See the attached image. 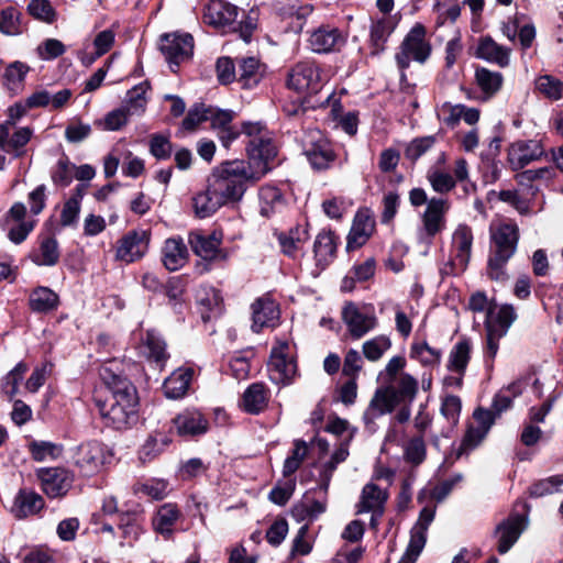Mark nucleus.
I'll return each mask as SVG.
<instances>
[{
    "instance_id": "23",
    "label": "nucleus",
    "mask_w": 563,
    "mask_h": 563,
    "mask_svg": "<svg viewBox=\"0 0 563 563\" xmlns=\"http://www.w3.org/2000/svg\"><path fill=\"white\" fill-rule=\"evenodd\" d=\"M342 320L347 325L353 339H361L377 324L375 316L362 313L352 301L345 302L342 309Z\"/></svg>"
},
{
    "instance_id": "24",
    "label": "nucleus",
    "mask_w": 563,
    "mask_h": 563,
    "mask_svg": "<svg viewBox=\"0 0 563 563\" xmlns=\"http://www.w3.org/2000/svg\"><path fill=\"white\" fill-rule=\"evenodd\" d=\"M543 155V147L534 141H518L508 147V161L511 169L518 172Z\"/></svg>"
},
{
    "instance_id": "27",
    "label": "nucleus",
    "mask_w": 563,
    "mask_h": 563,
    "mask_svg": "<svg viewBox=\"0 0 563 563\" xmlns=\"http://www.w3.org/2000/svg\"><path fill=\"white\" fill-rule=\"evenodd\" d=\"M38 247L30 254L31 261L37 266H55L60 258L59 244L54 233L38 234Z\"/></svg>"
},
{
    "instance_id": "48",
    "label": "nucleus",
    "mask_w": 563,
    "mask_h": 563,
    "mask_svg": "<svg viewBox=\"0 0 563 563\" xmlns=\"http://www.w3.org/2000/svg\"><path fill=\"white\" fill-rule=\"evenodd\" d=\"M493 308L487 309L486 320H485V331H486V345L484 349L485 358L494 360L498 349H499V340L505 335L500 332H497L496 324L492 321Z\"/></svg>"
},
{
    "instance_id": "64",
    "label": "nucleus",
    "mask_w": 563,
    "mask_h": 563,
    "mask_svg": "<svg viewBox=\"0 0 563 563\" xmlns=\"http://www.w3.org/2000/svg\"><path fill=\"white\" fill-rule=\"evenodd\" d=\"M427 456L426 444L422 435L413 437L409 440L405 449V460L412 465H420Z\"/></svg>"
},
{
    "instance_id": "63",
    "label": "nucleus",
    "mask_w": 563,
    "mask_h": 563,
    "mask_svg": "<svg viewBox=\"0 0 563 563\" xmlns=\"http://www.w3.org/2000/svg\"><path fill=\"white\" fill-rule=\"evenodd\" d=\"M536 84L538 90L550 99L559 100L563 97V82L551 75L540 76Z\"/></svg>"
},
{
    "instance_id": "22",
    "label": "nucleus",
    "mask_w": 563,
    "mask_h": 563,
    "mask_svg": "<svg viewBox=\"0 0 563 563\" xmlns=\"http://www.w3.org/2000/svg\"><path fill=\"white\" fill-rule=\"evenodd\" d=\"M526 522V516L511 514L507 519L497 525L495 533L499 534L497 544L499 554H506L512 548L525 530Z\"/></svg>"
},
{
    "instance_id": "18",
    "label": "nucleus",
    "mask_w": 563,
    "mask_h": 563,
    "mask_svg": "<svg viewBox=\"0 0 563 563\" xmlns=\"http://www.w3.org/2000/svg\"><path fill=\"white\" fill-rule=\"evenodd\" d=\"M42 489L49 498H60L73 484V475L64 467L41 468L37 473Z\"/></svg>"
},
{
    "instance_id": "35",
    "label": "nucleus",
    "mask_w": 563,
    "mask_h": 563,
    "mask_svg": "<svg viewBox=\"0 0 563 563\" xmlns=\"http://www.w3.org/2000/svg\"><path fill=\"white\" fill-rule=\"evenodd\" d=\"M397 26L391 16H384L373 22L369 30L371 55H379L386 48V43Z\"/></svg>"
},
{
    "instance_id": "42",
    "label": "nucleus",
    "mask_w": 563,
    "mask_h": 563,
    "mask_svg": "<svg viewBox=\"0 0 563 563\" xmlns=\"http://www.w3.org/2000/svg\"><path fill=\"white\" fill-rule=\"evenodd\" d=\"M388 494L383 492L378 485L374 483L366 484L362 489L361 500L357 504V514L369 512L375 507L384 506L387 501Z\"/></svg>"
},
{
    "instance_id": "43",
    "label": "nucleus",
    "mask_w": 563,
    "mask_h": 563,
    "mask_svg": "<svg viewBox=\"0 0 563 563\" xmlns=\"http://www.w3.org/2000/svg\"><path fill=\"white\" fill-rule=\"evenodd\" d=\"M23 14L12 5L0 11V32L5 35H19L26 30L22 22Z\"/></svg>"
},
{
    "instance_id": "26",
    "label": "nucleus",
    "mask_w": 563,
    "mask_h": 563,
    "mask_svg": "<svg viewBox=\"0 0 563 563\" xmlns=\"http://www.w3.org/2000/svg\"><path fill=\"white\" fill-rule=\"evenodd\" d=\"M473 245L472 228L467 224H460L453 233V246L455 249V256L448 263L451 273L454 274L456 262L460 271L464 272L471 260Z\"/></svg>"
},
{
    "instance_id": "60",
    "label": "nucleus",
    "mask_w": 563,
    "mask_h": 563,
    "mask_svg": "<svg viewBox=\"0 0 563 563\" xmlns=\"http://www.w3.org/2000/svg\"><path fill=\"white\" fill-rule=\"evenodd\" d=\"M486 435L487 432H485V430H481L478 427L470 424L456 452V459H460L462 455L467 454L470 451L476 449L486 438Z\"/></svg>"
},
{
    "instance_id": "37",
    "label": "nucleus",
    "mask_w": 563,
    "mask_h": 563,
    "mask_svg": "<svg viewBox=\"0 0 563 563\" xmlns=\"http://www.w3.org/2000/svg\"><path fill=\"white\" fill-rule=\"evenodd\" d=\"M475 82L484 95V100H489L501 89L504 76L499 71H493L483 66L475 68Z\"/></svg>"
},
{
    "instance_id": "50",
    "label": "nucleus",
    "mask_w": 563,
    "mask_h": 563,
    "mask_svg": "<svg viewBox=\"0 0 563 563\" xmlns=\"http://www.w3.org/2000/svg\"><path fill=\"white\" fill-rule=\"evenodd\" d=\"M200 305L205 308L201 311V319L205 323L209 322L212 318L220 317L224 309L221 291L212 288L211 292L201 299Z\"/></svg>"
},
{
    "instance_id": "16",
    "label": "nucleus",
    "mask_w": 563,
    "mask_h": 563,
    "mask_svg": "<svg viewBox=\"0 0 563 563\" xmlns=\"http://www.w3.org/2000/svg\"><path fill=\"white\" fill-rule=\"evenodd\" d=\"M223 233L221 230H213L210 234L191 232L189 244L194 253L205 261L225 260L227 253L220 249Z\"/></svg>"
},
{
    "instance_id": "56",
    "label": "nucleus",
    "mask_w": 563,
    "mask_h": 563,
    "mask_svg": "<svg viewBox=\"0 0 563 563\" xmlns=\"http://www.w3.org/2000/svg\"><path fill=\"white\" fill-rule=\"evenodd\" d=\"M29 450L34 461L42 462L47 457H59L63 453V445L47 441L34 440L29 444Z\"/></svg>"
},
{
    "instance_id": "55",
    "label": "nucleus",
    "mask_w": 563,
    "mask_h": 563,
    "mask_svg": "<svg viewBox=\"0 0 563 563\" xmlns=\"http://www.w3.org/2000/svg\"><path fill=\"white\" fill-rule=\"evenodd\" d=\"M76 165L70 163L67 155H63L52 169L51 178L54 185L59 187H68L73 181V172Z\"/></svg>"
},
{
    "instance_id": "30",
    "label": "nucleus",
    "mask_w": 563,
    "mask_h": 563,
    "mask_svg": "<svg viewBox=\"0 0 563 563\" xmlns=\"http://www.w3.org/2000/svg\"><path fill=\"white\" fill-rule=\"evenodd\" d=\"M195 371L192 367L175 369L163 383L164 395L168 399H180L187 395Z\"/></svg>"
},
{
    "instance_id": "7",
    "label": "nucleus",
    "mask_w": 563,
    "mask_h": 563,
    "mask_svg": "<svg viewBox=\"0 0 563 563\" xmlns=\"http://www.w3.org/2000/svg\"><path fill=\"white\" fill-rule=\"evenodd\" d=\"M286 86L297 92L318 93L322 88L319 65L309 59L296 63L288 71Z\"/></svg>"
},
{
    "instance_id": "6",
    "label": "nucleus",
    "mask_w": 563,
    "mask_h": 563,
    "mask_svg": "<svg viewBox=\"0 0 563 563\" xmlns=\"http://www.w3.org/2000/svg\"><path fill=\"white\" fill-rule=\"evenodd\" d=\"M432 53V45L427 40V27L420 22L415 25L405 35L399 51L395 55L396 64L399 69H408L411 59L424 64Z\"/></svg>"
},
{
    "instance_id": "47",
    "label": "nucleus",
    "mask_w": 563,
    "mask_h": 563,
    "mask_svg": "<svg viewBox=\"0 0 563 563\" xmlns=\"http://www.w3.org/2000/svg\"><path fill=\"white\" fill-rule=\"evenodd\" d=\"M130 115V108H117L108 112L103 120H96L95 125L104 131H119L128 124Z\"/></svg>"
},
{
    "instance_id": "57",
    "label": "nucleus",
    "mask_w": 563,
    "mask_h": 563,
    "mask_svg": "<svg viewBox=\"0 0 563 563\" xmlns=\"http://www.w3.org/2000/svg\"><path fill=\"white\" fill-rule=\"evenodd\" d=\"M562 485L563 476L554 475L532 483L528 493L531 498H539L558 492Z\"/></svg>"
},
{
    "instance_id": "59",
    "label": "nucleus",
    "mask_w": 563,
    "mask_h": 563,
    "mask_svg": "<svg viewBox=\"0 0 563 563\" xmlns=\"http://www.w3.org/2000/svg\"><path fill=\"white\" fill-rule=\"evenodd\" d=\"M296 490V478H288L286 481H278L271 489L268 499L277 506H285Z\"/></svg>"
},
{
    "instance_id": "49",
    "label": "nucleus",
    "mask_w": 563,
    "mask_h": 563,
    "mask_svg": "<svg viewBox=\"0 0 563 563\" xmlns=\"http://www.w3.org/2000/svg\"><path fill=\"white\" fill-rule=\"evenodd\" d=\"M419 390L418 380L408 373H401L397 387L394 386L395 397L399 399V404H411Z\"/></svg>"
},
{
    "instance_id": "5",
    "label": "nucleus",
    "mask_w": 563,
    "mask_h": 563,
    "mask_svg": "<svg viewBox=\"0 0 563 563\" xmlns=\"http://www.w3.org/2000/svg\"><path fill=\"white\" fill-rule=\"evenodd\" d=\"M519 228L516 223H501L492 232V249L487 261L486 275L490 280L506 283L509 275L506 265L517 251Z\"/></svg>"
},
{
    "instance_id": "28",
    "label": "nucleus",
    "mask_w": 563,
    "mask_h": 563,
    "mask_svg": "<svg viewBox=\"0 0 563 563\" xmlns=\"http://www.w3.org/2000/svg\"><path fill=\"white\" fill-rule=\"evenodd\" d=\"M189 258L188 247L183 238L174 236L164 242L162 249V263L169 272L181 268Z\"/></svg>"
},
{
    "instance_id": "29",
    "label": "nucleus",
    "mask_w": 563,
    "mask_h": 563,
    "mask_svg": "<svg viewBox=\"0 0 563 563\" xmlns=\"http://www.w3.org/2000/svg\"><path fill=\"white\" fill-rule=\"evenodd\" d=\"M308 162L316 170H327L338 158L333 145L327 139H319L312 142L305 151Z\"/></svg>"
},
{
    "instance_id": "53",
    "label": "nucleus",
    "mask_w": 563,
    "mask_h": 563,
    "mask_svg": "<svg viewBox=\"0 0 563 563\" xmlns=\"http://www.w3.org/2000/svg\"><path fill=\"white\" fill-rule=\"evenodd\" d=\"M211 106H206L202 102L195 103L187 112L186 117L181 122V126L185 131L192 132L201 123L208 121L210 118Z\"/></svg>"
},
{
    "instance_id": "21",
    "label": "nucleus",
    "mask_w": 563,
    "mask_h": 563,
    "mask_svg": "<svg viewBox=\"0 0 563 563\" xmlns=\"http://www.w3.org/2000/svg\"><path fill=\"white\" fill-rule=\"evenodd\" d=\"M118 514L117 526L122 531V538L137 540L143 533L145 522V512L141 504L134 503L125 505Z\"/></svg>"
},
{
    "instance_id": "40",
    "label": "nucleus",
    "mask_w": 563,
    "mask_h": 563,
    "mask_svg": "<svg viewBox=\"0 0 563 563\" xmlns=\"http://www.w3.org/2000/svg\"><path fill=\"white\" fill-rule=\"evenodd\" d=\"M472 343L468 338H462L450 352L448 369L463 376L471 360Z\"/></svg>"
},
{
    "instance_id": "15",
    "label": "nucleus",
    "mask_w": 563,
    "mask_h": 563,
    "mask_svg": "<svg viewBox=\"0 0 563 563\" xmlns=\"http://www.w3.org/2000/svg\"><path fill=\"white\" fill-rule=\"evenodd\" d=\"M340 244V236L332 229H322L317 234L312 252L316 267L320 272L327 269L335 261Z\"/></svg>"
},
{
    "instance_id": "8",
    "label": "nucleus",
    "mask_w": 563,
    "mask_h": 563,
    "mask_svg": "<svg viewBox=\"0 0 563 563\" xmlns=\"http://www.w3.org/2000/svg\"><path fill=\"white\" fill-rule=\"evenodd\" d=\"M288 347V342L284 341L271 350L267 368L271 380L277 385L292 384L298 372L296 360L287 354Z\"/></svg>"
},
{
    "instance_id": "44",
    "label": "nucleus",
    "mask_w": 563,
    "mask_h": 563,
    "mask_svg": "<svg viewBox=\"0 0 563 563\" xmlns=\"http://www.w3.org/2000/svg\"><path fill=\"white\" fill-rule=\"evenodd\" d=\"M180 517V511L176 504H164L157 510L156 517L153 521L154 528L161 534H170L173 532L172 527Z\"/></svg>"
},
{
    "instance_id": "13",
    "label": "nucleus",
    "mask_w": 563,
    "mask_h": 563,
    "mask_svg": "<svg viewBox=\"0 0 563 563\" xmlns=\"http://www.w3.org/2000/svg\"><path fill=\"white\" fill-rule=\"evenodd\" d=\"M308 42L314 53L327 54L340 51L346 43V34L338 26L323 23L311 32Z\"/></svg>"
},
{
    "instance_id": "41",
    "label": "nucleus",
    "mask_w": 563,
    "mask_h": 563,
    "mask_svg": "<svg viewBox=\"0 0 563 563\" xmlns=\"http://www.w3.org/2000/svg\"><path fill=\"white\" fill-rule=\"evenodd\" d=\"M236 80L244 89H252L261 80L260 62L255 57H246L239 60Z\"/></svg>"
},
{
    "instance_id": "39",
    "label": "nucleus",
    "mask_w": 563,
    "mask_h": 563,
    "mask_svg": "<svg viewBox=\"0 0 563 563\" xmlns=\"http://www.w3.org/2000/svg\"><path fill=\"white\" fill-rule=\"evenodd\" d=\"M475 56L490 63H496L500 67H506L509 64L508 49L498 45L489 36H486L479 41Z\"/></svg>"
},
{
    "instance_id": "4",
    "label": "nucleus",
    "mask_w": 563,
    "mask_h": 563,
    "mask_svg": "<svg viewBox=\"0 0 563 563\" xmlns=\"http://www.w3.org/2000/svg\"><path fill=\"white\" fill-rule=\"evenodd\" d=\"M208 181H210L212 191L218 194L223 206L240 202L249 185H251L244 159L220 163L212 169Z\"/></svg>"
},
{
    "instance_id": "58",
    "label": "nucleus",
    "mask_w": 563,
    "mask_h": 563,
    "mask_svg": "<svg viewBox=\"0 0 563 563\" xmlns=\"http://www.w3.org/2000/svg\"><path fill=\"white\" fill-rule=\"evenodd\" d=\"M148 150L157 161H166L173 154V143L168 136L162 133H154L150 136Z\"/></svg>"
},
{
    "instance_id": "38",
    "label": "nucleus",
    "mask_w": 563,
    "mask_h": 563,
    "mask_svg": "<svg viewBox=\"0 0 563 563\" xmlns=\"http://www.w3.org/2000/svg\"><path fill=\"white\" fill-rule=\"evenodd\" d=\"M192 206L196 217L206 219L214 214L223 203L219 199L218 194L212 191L211 184L208 181L206 190L198 192L192 198Z\"/></svg>"
},
{
    "instance_id": "34",
    "label": "nucleus",
    "mask_w": 563,
    "mask_h": 563,
    "mask_svg": "<svg viewBox=\"0 0 563 563\" xmlns=\"http://www.w3.org/2000/svg\"><path fill=\"white\" fill-rule=\"evenodd\" d=\"M44 506L45 501L41 495L33 490L20 489L14 498L11 511L16 519H24L36 515Z\"/></svg>"
},
{
    "instance_id": "2",
    "label": "nucleus",
    "mask_w": 563,
    "mask_h": 563,
    "mask_svg": "<svg viewBox=\"0 0 563 563\" xmlns=\"http://www.w3.org/2000/svg\"><path fill=\"white\" fill-rule=\"evenodd\" d=\"M243 129L245 136L249 137L245 144L246 173L251 178V185H255L279 165L276 162L278 147L269 136L264 122L243 121Z\"/></svg>"
},
{
    "instance_id": "10",
    "label": "nucleus",
    "mask_w": 563,
    "mask_h": 563,
    "mask_svg": "<svg viewBox=\"0 0 563 563\" xmlns=\"http://www.w3.org/2000/svg\"><path fill=\"white\" fill-rule=\"evenodd\" d=\"M159 51L168 62L170 69L179 67L181 63L191 58L194 54V37L186 33L183 35L163 34L161 36Z\"/></svg>"
},
{
    "instance_id": "12",
    "label": "nucleus",
    "mask_w": 563,
    "mask_h": 563,
    "mask_svg": "<svg viewBox=\"0 0 563 563\" xmlns=\"http://www.w3.org/2000/svg\"><path fill=\"white\" fill-rule=\"evenodd\" d=\"M151 232L148 230H131L117 242L115 260L133 263L141 260L148 250Z\"/></svg>"
},
{
    "instance_id": "17",
    "label": "nucleus",
    "mask_w": 563,
    "mask_h": 563,
    "mask_svg": "<svg viewBox=\"0 0 563 563\" xmlns=\"http://www.w3.org/2000/svg\"><path fill=\"white\" fill-rule=\"evenodd\" d=\"M141 352L145 360L161 371L170 358L167 342L156 329H148L141 339Z\"/></svg>"
},
{
    "instance_id": "36",
    "label": "nucleus",
    "mask_w": 563,
    "mask_h": 563,
    "mask_svg": "<svg viewBox=\"0 0 563 563\" xmlns=\"http://www.w3.org/2000/svg\"><path fill=\"white\" fill-rule=\"evenodd\" d=\"M258 198L261 201L260 213L262 217L269 219L280 208L285 207L287 200L283 191L274 185H263L258 190Z\"/></svg>"
},
{
    "instance_id": "61",
    "label": "nucleus",
    "mask_w": 563,
    "mask_h": 563,
    "mask_svg": "<svg viewBox=\"0 0 563 563\" xmlns=\"http://www.w3.org/2000/svg\"><path fill=\"white\" fill-rule=\"evenodd\" d=\"M556 176L553 166H544L538 169L521 170L516 175V180L520 186H531L534 180L544 179L551 180Z\"/></svg>"
},
{
    "instance_id": "33",
    "label": "nucleus",
    "mask_w": 563,
    "mask_h": 563,
    "mask_svg": "<svg viewBox=\"0 0 563 563\" xmlns=\"http://www.w3.org/2000/svg\"><path fill=\"white\" fill-rule=\"evenodd\" d=\"M30 69L26 63L20 60H14L4 67L1 85L10 96H16L23 90Z\"/></svg>"
},
{
    "instance_id": "52",
    "label": "nucleus",
    "mask_w": 563,
    "mask_h": 563,
    "mask_svg": "<svg viewBox=\"0 0 563 563\" xmlns=\"http://www.w3.org/2000/svg\"><path fill=\"white\" fill-rule=\"evenodd\" d=\"M26 11L33 19L47 24L57 20V12L49 0H31Z\"/></svg>"
},
{
    "instance_id": "45",
    "label": "nucleus",
    "mask_w": 563,
    "mask_h": 563,
    "mask_svg": "<svg viewBox=\"0 0 563 563\" xmlns=\"http://www.w3.org/2000/svg\"><path fill=\"white\" fill-rule=\"evenodd\" d=\"M410 357L418 360L422 366H437L441 362L442 352L430 346L427 341H415L410 346Z\"/></svg>"
},
{
    "instance_id": "31",
    "label": "nucleus",
    "mask_w": 563,
    "mask_h": 563,
    "mask_svg": "<svg viewBox=\"0 0 563 563\" xmlns=\"http://www.w3.org/2000/svg\"><path fill=\"white\" fill-rule=\"evenodd\" d=\"M60 299L57 292L46 286L33 288L29 295L27 306L34 313L48 314L58 309Z\"/></svg>"
},
{
    "instance_id": "3",
    "label": "nucleus",
    "mask_w": 563,
    "mask_h": 563,
    "mask_svg": "<svg viewBox=\"0 0 563 563\" xmlns=\"http://www.w3.org/2000/svg\"><path fill=\"white\" fill-rule=\"evenodd\" d=\"M224 0H210L203 10V22L227 32L239 34L245 43H250L258 24V12L242 10Z\"/></svg>"
},
{
    "instance_id": "11",
    "label": "nucleus",
    "mask_w": 563,
    "mask_h": 563,
    "mask_svg": "<svg viewBox=\"0 0 563 563\" xmlns=\"http://www.w3.org/2000/svg\"><path fill=\"white\" fill-rule=\"evenodd\" d=\"M172 423L177 435L187 441H197L210 430L208 418L198 409L187 408L183 410L172 419Z\"/></svg>"
},
{
    "instance_id": "1",
    "label": "nucleus",
    "mask_w": 563,
    "mask_h": 563,
    "mask_svg": "<svg viewBox=\"0 0 563 563\" xmlns=\"http://www.w3.org/2000/svg\"><path fill=\"white\" fill-rule=\"evenodd\" d=\"M99 376L112 394L109 408L104 404L99 407L106 424L119 431L131 429L140 419V397L124 372V363L118 358L104 361Z\"/></svg>"
},
{
    "instance_id": "25",
    "label": "nucleus",
    "mask_w": 563,
    "mask_h": 563,
    "mask_svg": "<svg viewBox=\"0 0 563 563\" xmlns=\"http://www.w3.org/2000/svg\"><path fill=\"white\" fill-rule=\"evenodd\" d=\"M449 209L448 201L442 198H431L422 216V223L428 243L445 228V212Z\"/></svg>"
},
{
    "instance_id": "20",
    "label": "nucleus",
    "mask_w": 563,
    "mask_h": 563,
    "mask_svg": "<svg viewBox=\"0 0 563 563\" xmlns=\"http://www.w3.org/2000/svg\"><path fill=\"white\" fill-rule=\"evenodd\" d=\"M252 308V330L261 332L265 327H276L280 317L278 302L269 295L255 299Z\"/></svg>"
},
{
    "instance_id": "62",
    "label": "nucleus",
    "mask_w": 563,
    "mask_h": 563,
    "mask_svg": "<svg viewBox=\"0 0 563 563\" xmlns=\"http://www.w3.org/2000/svg\"><path fill=\"white\" fill-rule=\"evenodd\" d=\"M390 345L391 342L388 336L378 335L364 342L363 354L368 361L376 362L383 356L385 351L390 347Z\"/></svg>"
},
{
    "instance_id": "46",
    "label": "nucleus",
    "mask_w": 563,
    "mask_h": 563,
    "mask_svg": "<svg viewBox=\"0 0 563 563\" xmlns=\"http://www.w3.org/2000/svg\"><path fill=\"white\" fill-rule=\"evenodd\" d=\"M439 133L412 139L404 151L405 157L415 164L422 155L430 151L439 140Z\"/></svg>"
},
{
    "instance_id": "19",
    "label": "nucleus",
    "mask_w": 563,
    "mask_h": 563,
    "mask_svg": "<svg viewBox=\"0 0 563 563\" xmlns=\"http://www.w3.org/2000/svg\"><path fill=\"white\" fill-rule=\"evenodd\" d=\"M399 405V399L395 397L393 385L378 387L363 413L365 427L368 429L371 424L374 426L377 417L391 413Z\"/></svg>"
},
{
    "instance_id": "9",
    "label": "nucleus",
    "mask_w": 563,
    "mask_h": 563,
    "mask_svg": "<svg viewBox=\"0 0 563 563\" xmlns=\"http://www.w3.org/2000/svg\"><path fill=\"white\" fill-rule=\"evenodd\" d=\"M111 457V451L98 440L79 444L74 455L75 464L87 475L96 473L102 465L109 463Z\"/></svg>"
},
{
    "instance_id": "54",
    "label": "nucleus",
    "mask_w": 563,
    "mask_h": 563,
    "mask_svg": "<svg viewBox=\"0 0 563 563\" xmlns=\"http://www.w3.org/2000/svg\"><path fill=\"white\" fill-rule=\"evenodd\" d=\"M186 288L187 277L186 275H179L169 277L168 280L164 284L162 292H164L168 298V303L176 308L177 305H181L183 295L185 294Z\"/></svg>"
},
{
    "instance_id": "32",
    "label": "nucleus",
    "mask_w": 563,
    "mask_h": 563,
    "mask_svg": "<svg viewBox=\"0 0 563 563\" xmlns=\"http://www.w3.org/2000/svg\"><path fill=\"white\" fill-rule=\"evenodd\" d=\"M269 397V389L264 383H253L242 395V409L250 415H260L267 408Z\"/></svg>"
},
{
    "instance_id": "51",
    "label": "nucleus",
    "mask_w": 563,
    "mask_h": 563,
    "mask_svg": "<svg viewBox=\"0 0 563 563\" xmlns=\"http://www.w3.org/2000/svg\"><path fill=\"white\" fill-rule=\"evenodd\" d=\"M255 355L254 349L249 347L246 350L235 353L229 361V366L232 375L236 379H244L249 376L251 371L250 361Z\"/></svg>"
},
{
    "instance_id": "14",
    "label": "nucleus",
    "mask_w": 563,
    "mask_h": 563,
    "mask_svg": "<svg viewBox=\"0 0 563 563\" xmlns=\"http://www.w3.org/2000/svg\"><path fill=\"white\" fill-rule=\"evenodd\" d=\"M376 229V222L369 208H361L356 211L352 227L346 236V252L361 249L372 238Z\"/></svg>"
}]
</instances>
